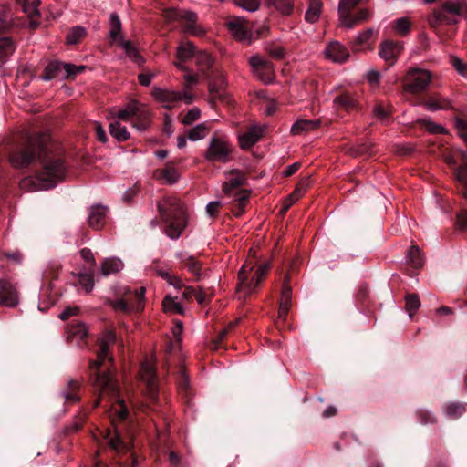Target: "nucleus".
Returning <instances> with one entry per match:
<instances>
[{
    "label": "nucleus",
    "mask_w": 467,
    "mask_h": 467,
    "mask_svg": "<svg viewBox=\"0 0 467 467\" xmlns=\"http://www.w3.org/2000/svg\"><path fill=\"white\" fill-rule=\"evenodd\" d=\"M115 340L116 336L112 330L102 332L99 338V350L97 358L89 364V372L91 383L99 392V397L95 400L93 408L99 405L104 395H109L113 401L111 408L113 428L105 430L102 436L109 447L119 454L128 452L130 445L121 439L116 422L126 420L130 412L124 400L119 397L117 383L110 370L112 358L109 356V348L115 343Z\"/></svg>",
    "instance_id": "nucleus-1"
},
{
    "label": "nucleus",
    "mask_w": 467,
    "mask_h": 467,
    "mask_svg": "<svg viewBox=\"0 0 467 467\" xmlns=\"http://www.w3.org/2000/svg\"><path fill=\"white\" fill-rule=\"evenodd\" d=\"M161 219L165 224V234L171 239H178L186 227V210L176 197H164L157 202Z\"/></svg>",
    "instance_id": "nucleus-2"
},
{
    "label": "nucleus",
    "mask_w": 467,
    "mask_h": 467,
    "mask_svg": "<svg viewBox=\"0 0 467 467\" xmlns=\"http://www.w3.org/2000/svg\"><path fill=\"white\" fill-rule=\"evenodd\" d=\"M39 160L42 163V169L37 173L41 186L49 189L54 188L66 175L67 167L64 159L60 154H53L46 145Z\"/></svg>",
    "instance_id": "nucleus-3"
},
{
    "label": "nucleus",
    "mask_w": 467,
    "mask_h": 467,
    "mask_svg": "<svg viewBox=\"0 0 467 467\" xmlns=\"http://www.w3.org/2000/svg\"><path fill=\"white\" fill-rule=\"evenodd\" d=\"M47 140V138L42 133L30 137L25 148L11 154V165L16 169L28 167L37 157L41 158Z\"/></svg>",
    "instance_id": "nucleus-4"
},
{
    "label": "nucleus",
    "mask_w": 467,
    "mask_h": 467,
    "mask_svg": "<svg viewBox=\"0 0 467 467\" xmlns=\"http://www.w3.org/2000/svg\"><path fill=\"white\" fill-rule=\"evenodd\" d=\"M163 17L168 23H182L183 32L194 36L204 35V29L197 25V15L193 12L170 8L163 11Z\"/></svg>",
    "instance_id": "nucleus-5"
},
{
    "label": "nucleus",
    "mask_w": 467,
    "mask_h": 467,
    "mask_svg": "<svg viewBox=\"0 0 467 467\" xmlns=\"http://www.w3.org/2000/svg\"><path fill=\"white\" fill-rule=\"evenodd\" d=\"M234 149L227 140L213 136L210 139L204 158L210 162L226 163L231 161Z\"/></svg>",
    "instance_id": "nucleus-6"
},
{
    "label": "nucleus",
    "mask_w": 467,
    "mask_h": 467,
    "mask_svg": "<svg viewBox=\"0 0 467 467\" xmlns=\"http://www.w3.org/2000/svg\"><path fill=\"white\" fill-rule=\"evenodd\" d=\"M432 75L429 70L418 67L410 68L404 78V91L410 94H420L430 85Z\"/></svg>",
    "instance_id": "nucleus-7"
},
{
    "label": "nucleus",
    "mask_w": 467,
    "mask_h": 467,
    "mask_svg": "<svg viewBox=\"0 0 467 467\" xmlns=\"http://www.w3.org/2000/svg\"><path fill=\"white\" fill-rule=\"evenodd\" d=\"M146 289L141 286L133 294H129L127 299L119 298L116 300H108V304L115 310L121 313L140 312L144 307V296Z\"/></svg>",
    "instance_id": "nucleus-8"
},
{
    "label": "nucleus",
    "mask_w": 467,
    "mask_h": 467,
    "mask_svg": "<svg viewBox=\"0 0 467 467\" xmlns=\"http://www.w3.org/2000/svg\"><path fill=\"white\" fill-rule=\"evenodd\" d=\"M256 263L255 258L246 260L238 273L237 290L244 293L245 296H249L256 292L260 285V284H257L256 282L255 273H254L253 275H250V272L254 269Z\"/></svg>",
    "instance_id": "nucleus-9"
},
{
    "label": "nucleus",
    "mask_w": 467,
    "mask_h": 467,
    "mask_svg": "<svg viewBox=\"0 0 467 467\" xmlns=\"http://www.w3.org/2000/svg\"><path fill=\"white\" fill-rule=\"evenodd\" d=\"M151 94L154 99L162 103L166 109H171L176 102L181 100L186 104H191L193 101L192 95L186 91L179 92L154 87Z\"/></svg>",
    "instance_id": "nucleus-10"
},
{
    "label": "nucleus",
    "mask_w": 467,
    "mask_h": 467,
    "mask_svg": "<svg viewBox=\"0 0 467 467\" xmlns=\"http://www.w3.org/2000/svg\"><path fill=\"white\" fill-rule=\"evenodd\" d=\"M140 378L146 385V394L151 400L158 399V386L156 381V373L154 366L145 361L140 366Z\"/></svg>",
    "instance_id": "nucleus-11"
},
{
    "label": "nucleus",
    "mask_w": 467,
    "mask_h": 467,
    "mask_svg": "<svg viewBox=\"0 0 467 467\" xmlns=\"http://www.w3.org/2000/svg\"><path fill=\"white\" fill-rule=\"evenodd\" d=\"M175 256L182 266L195 276V281H200L205 277V273L202 270V264L194 256L184 252H178Z\"/></svg>",
    "instance_id": "nucleus-12"
},
{
    "label": "nucleus",
    "mask_w": 467,
    "mask_h": 467,
    "mask_svg": "<svg viewBox=\"0 0 467 467\" xmlns=\"http://www.w3.org/2000/svg\"><path fill=\"white\" fill-rule=\"evenodd\" d=\"M18 292L16 286L8 279H0V305L15 307L18 305Z\"/></svg>",
    "instance_id": "nucleus-13"
},
{
    "label": "nucleus",
    "mask_w": 467,
    "mask_h": 467,
    "mask_svg": "<svg viewBox=\"0 0 467 467\" xmlns=\"http://www.w3.org/2000/svg\"><path fill=\"white\" fill-rule=\"evenodd\" d=\"M17 5H19L22 11L27 16L29 19V26L35 29L39 26L40 12L39 5L40 0H16Z\"/></svg>",
    "instance_id": "nucleus-14"
},
{
    "label": "nucleus",
    "mask_w": 467,
    "mask_h": 467,
    "mask_svg": "<svg viewBox=\"0 0 467 467\" xmlns=\"http://www.w3.org/2000/svg\"><path fill=\"white\" fill-rule=\"evenodd\" d=\"M246 182V176L239 170H233L229 177L223 184V192L229 197H236L237 189Z\"/></svg>",
    "instance_id": "nucleus-15"
},
{
    "label": "nucleus",
    "mask_w": 467,
    "mask_h": 467,
    "mask_svg": "<svg viewBox=\"0 0 467 467\" xmlns=\"http://www.w3.org/2000/svg\"><path fill=\"white\" fill-rule=\"evenodd\" d=\"M227 27L236 40L246 44L251 43L252 36L247 29V22L244 19L236 17L227 23Z\"/></svg>",
    "instance_id": "nucleus-16"
},
{
    "label": "nucleus",
    "mask_w": 467,
    "mask_h": 467,
    "mask_svg": "<svg viewBox=\"0 0 467 467\" xmlns=\"http://www.w3.org/2000/svg\"><path fill=\"white\" fill-rule=\"evenodd\" d=\"M324 55L326 58L335 63H344L349 57V52L338 41H331L325 48Z\"/></svg>",
    "instance_id": "nucleus-17"
},
{
    "label": "nucleus",
    "mask_w": 467,
    "mask_h": 467,
    "mask_svg": "<svg viewBox=\"0 0 467 467\" xmlns=\"http://www.w3.org/2000/svg\"><path fill=\"white\" fill-rule=\"evenodd\" d=\"M401 50L402 46L399 42L387 40L380 44L379 55L389 63V66H392L395 64Z\"/></svg>",
    "instance_id": "nucleus-18"
},
{
    "label": "nucleus",
    "mask_w": 467,
    "mask_h": 467,
    "mask_svg": "<svg viewBox=\"0 0 467 467\" xmlns=\"http://www.w3.org/2000/svg\"><path fill=\"white\" fill-rule=\"evenodd\" d=\"M264 130L258 126H252L246 132L238 136V140L241 149L249 150L252 148L263 136Z\"/></svg>",
    "instance_id": "nucleus-19"
},
{
    "label": "nucleus",
    "mask_w": 467,
    "mask_h": 467,
    "mask_svg": "<svg viewBox=\"0 0 467 467\" xmlns=\"http://www.w3.org/2000/svg\"><path fill=\"white\" fill-rule=\"evenodd\" d=\"M107 211L105 206L93 205L89 211L88 225L95 230H100L106 223Z\"/></svg>",
    "instance_id": "nucleus-20"
},
{
    "label": "nucleus",
    "mask_w": 467,
    "mask_h": 467,
    "mask_svg": "<svg viewBox=\"0 0 467 467\" xmlns=\"http://www.w3.org/2000/svg\"><path fill=\"white\" fill-rule=\"evenodd\" d=\"M153 176L157 180H164L168 184H174L178 182L180 173L171 162H168L164 168L155 170Z\"/></svg>",
    "instance_id": "nucleus-21"
},
{
    "label": "nucleus",
    "mask_w": 467,
    "mask_h": 467,
    "mask_svg": "<svg viewBox=\"0 0 467 467\" xmlns=\"http://www.w3.org/2000/svg\"><path fill=\"white\" fill-rule=\"evenodd\" d=\"M131 122L133 127L139 130H147L151 123V113L150 109L145 105L141 104Z\"/></svg>",
    "instance_id": "nucleus-22"
},
{
    "label": "nucleus",
    "mask_w": 467,
    "mask_h": 467,
    "mask_svg": "<svg viewBox=\"0 0 467 467\" xmlns=\"http://www.w3.org/2000/svg\"><path fill=\"white\" fill-rule=\"evenodd\" d=\"M360 0H340L338 5V15L340 24L347 28H353V24H348V15L358 5Z\"/></svg>",
    "instance_id": "nucleus-23"
},
{
    "label": "nucleus",
    "mask_w": 467,
    "mask_h": 467,
    "mask_svg": "<svg viewBox=\"0 0 467 467\" xmlns=\"http://www.w3.org/2000/svg\"><path fill=\"white\" fill-rule=\"evenodd\" d=\"M321 121L319 119H298L291 127L293 135H301L319 128Z\"/></svg>",
    "instance_id": "nucleus-24"
},
{
    "label": "nucleus",
    "mask_w": 467,
    "mask_h": 467,
    "mask_svg": "<svg viewBox=\"0 0 467 467\" xmlns=\"http://www.w3.org/2000/svg\"><path fill=\"white\" fill-rule=\"evenodd\" d=\"M16 22L13 13L8 5L0 4V33H5L10 30Z\"/></svg>",
    "instance_id": "nucleus-25"
},
{
    "label": "nucleus",
    "mask_w": 467,
    "mask_h": 467,
    "mask_svg": "<svg viewBox=\"0 0 467 467\" xmlns=\"http://www.w3.org/2000/svg\"><path fill=\"white\" fill-rule=\"evenodd\" d=\"M295 0H266L265 5L283 16H290L294 11Z\"/></svg>",
    "instance_id": "nucleus-26"
},
{
    "label": "nucleus",
    "mask_w": 467,
    "mask_h": 467,
    "mask_svg": "<svg viewBox=\"0 0 467 467\" xmlns=\"http://www.w3.org/2000/svg\"><path fill=\"white\" fill-rule=\"evenodd\" d=\"M81 381L70 379L66 389L62 392V396L67 403H76L79 400L78 391L80 389Z\"/></svg>",
    "instance_id": "nucleus-27"
},
{
    "label": "nucleus",
    "mask_w": 467,
    "mask_h": 467,
    "mask_svg": "<svg viewBox=\"0 0 467 467\" xmlns=\"http://www.w3.org/2000/svg\"><path fill=\"white\" fill-rule=\"evenodd\" d=\"M16 45L10 36L0 37V66L5 64L16 51Z\"/></svg>",
    "instance_id": "nucleus-28"
},
{
    "label": "nucleus",
    "mask_w": 467,
    "mask_h": 467,
    "mask_svg": "<svg viewBox=\"0 0 467 467\" xmlns=\"http://www.w3.org/2000/svg\"><path fill=\"white\" fill-rule=\"evenodd\" d=\"M464 163L454 169L455 178L462 185V194L467 200V153L462 152Z\"/></svg>",
    "instance_id": "nucleus-29"
},
{
    "label": "nucleus",
    "mask_w": 467,
    "mask_h": 467,
    "mask_svg": "<svg viewBox=\"0 0 467 467\" xmlns=\"http://www.w3.org/2000/svg\"><path fill=\"white\" fill-rule=\"evenodd\" d=\"M250 191L240 190L236 192V197H234L235 204L233 207V213L234 216L239 217L244 213V207L249 200Z\"/></svg>",
    "instance_id": "nucleus-30"
},
{
    "label": "nucleus",
    "mask_w": 467,
    "mask_h": 467,
    "mask_svg": "<svg viewBox=\"0 0 467 467\" xmlns=\"http://www.w3.org/2000/svg\"><path fill=\"white\" fill-rule=\"evenodd\" d=\"M441 10L453 16H463L467 18V5L464 1H448L442 5Z\"/></svg>",
    "instance_id": "nucleus-31"
},
{
    "label": "nucleus",
    "mask_w": 467,
    "mask_h": 467,
    "mask_svg": "<svg viewBox=\"0 0 467 467\" xmlns=\"http://www.w3.org/2000/svg\"><path fill=\"white\" fill-rule=\"evenodd\" d=\"M64 71V63L59 61H52L47 64L44 73L42 75V78L46 81H49L56 78H61Z\"/></svg>",
    "instance_id": "nucleus-32"
},
{
    "label": "nucleus",
    "mask_w": 467,
    "mask_h": 467,
    "mask_svg": "<svg viewBox=\"0 0 467 467\" xmlns=\"http://www.w3.org/2000/svg\"><path fill=\"white\" fill-rule=\"evenodd\" d=\"M444 413L450 419H458L467 410V403L449 402L444 406Z\"/></svg>",
    "instance_id": "nucleus-33"
},
{
    "label": "nucleus",
    "mask_w": 467,
    "mask_h": 467,
    "mask_svg": "<svg viewBox=\"0 0 467 467\" xmlns=\"http://www.w3.org/2000/svg\"><path fill=\"white\" fill-rule=\"evenodd\" d=\"M140 105L141 103H140L138 100H130L124 109L119 110L116 117L125 121L132 120Z\"/></svg>",
    "instance_id": "nucleus-34"
},
{
    "label": "nucleus",
    "mask_w": 467,
    "mask_h": 467,
    "mask_svg": "<svg viewBox=\"0 0 467 467\" xmlns=\"http://www.w3.org/2000/svg\"><path fill=\"white\" fill-rule=\"evenodd\" d=\"M19 187L26 192H36L48 189L41 186L40 178L37 172L36 176H26L23 178L19 182Z\"/></svg>",
    "instance_id": "nucleus-35"
},
{
    "label": "nucleus",
    "mask_w": 467,
    "mask_h": 467,
    "mask_svg": "<svg viewBox=\"0 0 467 467\" xmlns=\"http://www.w3.org/2000/svg\"><path fill=\"white\" fill-rule=\"evenodd\" d=\"M123 268L121 260L118 258H107L101 264V274L105 276L117 274Z\"/></svg>",
    "instance_id": "nucleus-36"
},
{
    "label": "nucleus",
    "mask_w": 467,
    "mask_h": 467,
    "mask_svg": "<svg viewBox=\"0 0 467 467\" xmlns=\"http://www.w3.org/2000/svg\"><path fill=\"white\" fill-rule=\"evenodd\" d=\"M194 57L199 70L206 74L213 64V58L206 51L197 52Z\"/></svg>",
    "instance_id": "nucleus-37"
},
{
    "label": "nucleus",
    "mask_w": 467,
    "mask_h": 467,
    "mask_svg": "<svg viewBox=\"0 0 467 467\" xmlns=\"http://www.w3.org/2000/svg\"><path fill=\"white\" fill-rule=\"evenodd\" d=\"M196 53H197V51H196L194 45L192 42L187 41V42L182 43L177 47L176 56L179 60L186 61V60L190 59L191 57H195Z\"/></svg>",
    "instance_id": "nucleus-38"
},
{
    "label": "nucleus",
    "mask_w": 467,
    "mask_h": 467,
    "mask_svg": "<svg viewBox=\"0 0 467 467\" xmlns=\"http://www.w3.org/2000/svg\"><path fill=\"white\" fill-rule=\"evenodd\" d=\"M321 8L322 3L320 0H311L305 14V19L309 23L317 22L320 16Z\"/></svg>",
    "instance_id": "nucleus-39"
},
{
    "label": "nucleus",
    "mask_w": 467,
    "mask_h": 467,
    "mask_svg": "<svg viewBox=\"0 0 467 467\" xmlns=\"http://www.w3.org/2000/svg\"><path fill=\"white\" fill-rule=\"evenodd\" d=\"M162 306L164 311L168 313L180 315H182L184 313V309L182 304L177 301V297L166 296L162 301Z\"/></svg>",
    "instance_id": "nucleus-40"
},
{
    "label": "nucleus",
    "mask_w": 467,
    "mask_h": 467,
    "mask_svg": "<svg viewBox=\"0 0 467 467\" xmlns=\"http://www.w3.org/2000/svg\"><path fill=\"white\" fill-rule=\"evenodd\" d=\"M119 46L124 49L126 55L135 63L141 64L142 57L130 40H123L120 37Z\"/></svg>",
    "instance_id": "nucleus-41"
},
{
    "label": "nucleus",
    "mask_w": 467,
    "mask_h": 467,
    "mask_svg": "<svg viewBox=\"0 0 467 467\" xmlns=\"http://www.w3.org/2000/svg\"><path fill=\"white\" fill-rule=\"evenodd\" d=\"M306 186L307 182L306 180L305 182H302L300 185L287 197L281 209V212L283 213H285L290 208V206L303 195Z\"/></svg>",
    "instance_id": "nucleus-42"
},
{
    "label": "nucleus",
    "mask_w": 467,
    "mask_h": 467,
    "mask_svg": "<svg viewBox=\"0 0 467 467\" xmlns=\"http://www.w3.org/2000/svg\"><path fill=\"white\" fill-rule=\"evenodd\" d=\"M290 277L289 275L286 274L283 282V286L281 290V298L279 305L285 306H292V287L289 284Z\"/></svg>",
    "instance_id": "nucleus-43"
},
{
    "label": "nucleus",
    "mask_w": 467,
    "mask_h": 467,
    "mask_svg": "<svg viewBox=\"0 0 467 467\" xmlns=\"http://www.w3.org/2000/svg\"><path fill=\"white\" fill-rule=\"evenodd\" d=\"M110 135L119 141H126L130 138L125 126H122L119 121H114L109 125Z\"/></svg>",
    "instance_id": "nucleus-44"
},
{
    "label": "nucleus",
    "mask_w": 467,
    "mask_h": 467,
    "mask_svg": "<svg viewBox=\"0 0 467 467\" xmlns=\"http://www.w3.org/2000/svg\"><path fill=\"white\" fill-rule=\"evenodd\" d=\"M208 132V126L205 123H200L188 130L187 138L192 141H197L205 138Z\"/></svg>",
    "instance_id": "nucleus-45"
},
{
    "label": "nucleus",
    "mask_w": 467,
    "mask_h": 467,
    "mask_svg": "<svg viewBox=\"0 0 467 467\" xmlns=\"http://www.w3.org/2000/svg\"><path fill=\"white\" fill-rule=\"evenodd\" d=\"M337 107L349 110L356 107V99L349 93H343L334 99Z\"/></svg>",
    "instance_id": "nucleus-46"
},
{
    "label": "nucleus",
    "mask_w": 467,
    "mask_h": 467,
    "mask_svg": "<svg viewBox=\"0 0 467 467\" xmlns=\"http://www.w3.org/2000/svg\"><path fill=\"white\" fill-rule=\"evenodd\" d=\"M407 259L415 268H420L424 264V259L421 256L420 248L417 245L410 246L407 253Z\"/></svg>",
    "instance_id": "nucleus-47"
},
{
    "label": "nucleus",
    "mask_w": 467,
    "mask_h": 467,
    "mask_svg": "<svg viewBox=\"0 0 467 467\" xmlns=\"http://www.w3.org/2000/svg\"><path fill=\"white\" fill-rule=\"evenodd\" d=\"M110 31L109 36L112 41L120 39L121 22L119 16L116 13H112L109 17Z\"/></svg>",
    "instance_id": "nucleus-48"
},
{
    "label": "nucleus",
    "mask_w": 467,
    "mask_h": 467,
    "mask_svg": "<svg viewBox=\"0 0 467 467\" xmlns=\"http://www.w3.org/2000/svg\"><path fill=\"white\" fill-rule=\"evenodd\" d=\"M260 80L264 83L268 84L271 83L275 77V71L273 64L270 62L257 72L254 73Z\"/></svg>",
    "instance_id": "nucleus-49"
},
{
    "label": "nucleus",
    "mask_w": 467,
    "mask_h": 467,
    "mask_svg": "<svg viewBox=\"0 0 467 467\" xmlns=\"http://www.w3.org/2000/svg\"><path fill=\"white\" fill-rule=\"evenodd\" d=\"M411 23L408 17H400L394 22V29L401 36L408 35Z\"/></svg>",
    "instance_id": "nucleus-50"
},
{
    "label": "nucleus",
    "mask_w": 467,
    "mask_h": 467,
    "mask_svg": "<svg viewBox=\"0 0 467 467\" xmlns=\"http://www.w3.org/2000/svg\"><path fill=\"white\" fill-rule=\"evenodd\" d=\"M86 66H76L70 63H64L62 78L67 79L86 70Z\"/></svg>",
    "instance_id": "nucleus-51"
},
{
    "label": "nucleus",
    "mask_w": 467,
    "mask_h": 467,
    "mask_svg": "<svg viewBox=\"0 0 467 467\" xmlns=\"http://www.w3.org/2000/svg\"><path fill=\"white\" fill-rule=\"evenodd\" d=\"M86 35V29L82 26H74L67 36V43L74 45L83 38Z\"/></svg>",
    "instance_id": "nucleus-52"
},
{
    "label": "nucleus",
    "mask_w": 467,
    "mask_h": 467,
    "mask_svg": "<svg viewBox=\"0 0 467 467\" xmlns=\"http://www.w3.org/2000/svg\"><path fill=\"white\" fill-rule=\"evenodd\" d=\"M419 122L421 124L422 127H424L431 134H444L446 133V129L437 124L431 119H420Z\"/></svg>",
    "instance_id": "nucleus-53"
},
{
    "label": "nucleus",
    "mask_w": 467,
    "mask_h": 467,
    "mask_svg": "<svg viewBox=\"0 0 467 467\" xmlns=\"http://www.w3.org/2000/svg\"><path fill=\"white\" fill-rule=\"evenodd\" d=\"M417 417L419 421L423 425L435 424L437 422L436 416L427 409H419L417 411Z\"/></svg>",
    "instance_id": "nucleus-54"
},
{
    "label": "nucleus",
    "mask_w": 467,
    "mask_h": 467,
    "mask_svg": "<svg viewBox=\"0 0 467 467\" xmlns=\"http://www.w3.org/2000/svg\"><path fill=\"white\" fill-rule=\"evenodd\" d=\"M420 301L416 294H410L406 296V309L411 318L413 314L420 308Z\"/></svg>",
    "instance_id": "nucleus-55"
},
{
    "label": "nucleus",
    "mask_w": 467,
    "mask_h": 467,
    "mask_svg": "<svg viewBox=\"0 0 467 467\" xmlns=\"http://www.w3.org/2000/svg\"><path fill=\"white\" fill-rule=\"evenodd\" d=\"M226 85L225 78L223 75H219L216 80L209 83V91L213 96H220L221 91Z\"/></svg>",
    "instance_id": "nucleus-56"
},
{
    "label": "nucleus",
    "mask_w": 467,
    "mask_h": 467,
    "mask_svg": "<svg viewBox=\"0 0 467 467\" xmlns=\"http://www.w3.org/2000/svg\"><path fill=\"white\" fill-rule=\"evenodd\" d=\"M370 16V12L366 9H360L357 14L354 16H351L350 14L348 15V24H353V27L358 25V23H361L363 21H366Z\"/></svg>",
    "instance_id": "nucleus-57"
},
{
    "label": "nucleus",
    "mask_w": 467,
    "mask_h": 467,
    "mask_svg": "<svg viewBox=\"0 0 467 467\" xmlns=\"http://www.w3.org/2000/svg\"><path fill=\"white\" fill-rule=\"evenodd\" d=\"M450 63L454 69L462 76L467 77V63L456 56L450 57Z\"/></svg>",
    "instance_id": "nucleus-58"
},
{
    "label": "nucleus",
    "mask_w": 467,
    "mask_h": 467,
    "mask_svg": "<svg viewBox=\"0 0 467 467\" xmlns=\"http://www.w3.org/2000/svg\"><path fill=\"white\" fill-rule=\"evenodd\" d=\"M234 3L249 12H254L260 6V0H234Z\"/></svg>",
    "instance_id": "nucleus-59"
},
{
    "label": "nucleus",
    "mask_w": 467,
    "mask_h": 467,
    "mask_svg": "<svg viewBox=\"0 0 467 467\" xmlns=\"http://www.w3.org/2000/svg\"><path fill=\"white\" fill-rule=\"evenodd\" d=\"M455 128L457 130L458 135L467 144V119L456 118L455 119Z\"/></svg>",
    "instance_id": "nucleus-60"
},
{
    "label": "nucleus",
    "mask_w": 467,
    "mask_h": 467,
    "mask_svg": "<svg viewBox=\"0 0 467 467\" xmlns=\"http://www.w3.org/2000/svg\"><path fill=\"white\" fill-rule=\"evenodd\" d=\"M78 283L87 293H90L94 287L93 276L88 274H78Z\"/></svg>",
    "instance_id": "nucleus-61"
},
{
    "label": "nucleus",
    "mask_w": 467,
    "mask_h": 467,
    "mask_svg": "<svg viewBox=\"0 0 467 467\" xmlns=\"http://www.w3.org/2000/svg\"><path fill=\"white\" fill-rule=\"evenodd\" d=\"M69 333L74 337L83 339L88 335V327L84 323H77L70 327Z\"/></svg>",
    "instance_id": "nucleus-62"
},
{
    "label": "nucleus",
    "mask_w": 467,
    "mask_h": 467,
    "mask_svg": "<svg viewBox=\"0 0 467 467\" xmlns=\"http://www.w3.org/2000/svg\"><path fill=\"white\" fill-rule=\"evenodd\" d=\"M201 116V111L198 108L191 109L183 117L182 124L189 126L192 124L194 121L198 120Z\"/></svg>",
    "instance_id": "nucleus-63"
},
{
    "label": "nucleus",
    "mask_w": 467,
    "mask_h": 467,
    "mask_svg": "<svg viewBox=\"0 0 467 467\" xmlns=\"http://www.w3.org/2000/svg\"><path fill=\"white\" fill-rule=\"evenodd\" d=\"M239 320L240 319H236L235 321L229 323L226 327L219 332L217 338L213 341L215 348L219 347V344L226 337L230 331L234 328Z\"/></svg>",
    "instance_id": "nucleus-64"
}]
</instances>
